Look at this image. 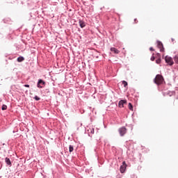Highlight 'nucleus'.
I'll use <instances>...</instances> for the list:
<instances>
[{
  "label": "nucleus",
  "instance_id": "nucleus-4",
  "mask_svg": "<svg viewBox=\"0 0 178 178\" xmlns=\"http://www.w3.org/2000/svg\"><path fill=\"white\" fill-rule=\"evenodd\" d=\"M126 168H127V165L126 164V161L122 162V165L120 166V170L121 173H124L126 170Z\"/></svg>",
  "mask_w": 178,
  "mask_h": 178
},
{
  "label": "nucleus",
  "instance_id": "nucleus-20",
  "mask_svg": "<svg viewBox=\"0 0 178 178\" xmlns=\"http://www.w3.org/2000/svg\"><path fill=\"white\" fill-rule=\"evenodd\" d=\"M24 87H26V88H29L30 87V85H27V84H26V85H24Z\"/></svg>",
  "mask_w": 178,
  "mask_h": 178
},
{
  "label": "nucleus",
  "instance_id": "nucleus-10",
  "mask_svg": "<svg viewBox=\"0 0 178 178\" xmlns=\"http://www.w3.org/2000/svg\"><path fill=\"white\" fill-rule=\"evenodd\" d=\"M6 163L10 166V165H12V163L10 162V159H9V158L8 157L6 158Z\"/></svg>",
  "mask_w": 178,
  "mask_h": 178
},
{
  "label": "nucleus",
  "instance_id": "nucleus-1",
  "mask_svg": "<svg viewBox=\"0 0 178 178\" xmlns=\"http://www.w3.org/2000/svg\"><path fill=\"white\" fill-rule=\"evenodd\" d=\"M154 83L157 84V86H160L163 83V76L161 74H157L154 79Z\"/></svg>",
  "mask_w": 178,
  "mask_h": 178
},
{
  "label": "nucleus",
  "instance_id": "nucleus-19",
  "mask_svg": "<svg viewBox=\"0 0 178 178\" xmlns=\"http://www.w3.org/2000/svg\"><path fill=\"white\" fill-rule=\"evenodd\" d=\"M151 60H152V62H154V60H155V57H154V56H152Z\"/></svg>",
  "mask_w": 178,
  "mask_h": 178
},
{
  "label": "nucleus",
  "instance_id": "nucleus-18",
  "mask_svg": "<svg viewBox=\"0 0 178 178\" xmlns=\"http://www.w3.org/2000/svg\"><path fill=\"white\" fill-rule=\"evenodd\" d=\"M34 99H35V101H40V97H38V96H35Z\"/></svg>",
  "mask_w": 178,
  "mask_h": 178
},
{
  "label": "nucleus",
  "instance_id": "nucleus-13",
  "mask_svg": "<svg viewBox=\"0 0 178 178\" xmlns=\"http://www.w3.org/2000/svg\"><path fill=\"white\" fill-rule=\"evenodd\" d=\"M128 108L130 111H133V105L131 104V103H129Z\"/></svg>",
  "mask_w": 178,
  "mask_h": 178
},
{
  "label": "nucleus",
  "instance_id": "nucleus-21",
  "mask_svg": "<svg viewBox=\"0 0 178 178\" xmlns=\"http://www.w3.org/2000/svg\"><path fill=\"white\" fill-rule=\"evenodd\" d=\"M149 51H154V48L150 47V48H149Z\"/></svg>",
  "mask_w": 178,
  "mask_h": 178
},
{
  "label": "nucleus",
  "instance_id": "nucleus-17",
  "mask_svg": "<svg viewBox=\"0 0 178 178\" xmlns=\"http://www.w3.org/2000/svg\"><path fill=\"white\" fill-rule=\"evenodd\" d=\"M156 63L159 65V63H161V58H159L156 60Z\"/></svg>",
  "mask_w": 178,
  "mask_h": 178
},
{
  "label": "nucleus",
  "instance_id": "nucleus-8",
  "mask_svg": "<svg viewBox=\"0 0 178 178\" xmlns=\"http://www.w3.org/2000/svg\"><path fill=\"white\" fill-rule=\"evenodd\" d=\"M111 52H113V54H119L120 52L119 50H118V49L115 47H111Z\"/></svg>",
  "mask_w": 178,
  "mask_h": 178
},
{
  "label": "nucleus",
  "instance_id": "nucleus-15",
  "mask_svg": "<svg viewBox=\"0 0 178 178\" xmlns=\"http://www.w3.org/2000/svg\"><path fill=\"white\" fill-rule=\"evenodd\" d=\"M122 84L124 87H127V82L126 81H122Z\"/></svg>",
  "mask_w": 178,
  "mask_h": 178
},
{
  "label": "nucleus",
  "instance_id": "nucleus-2",
  "mask_svg": "<svg viewBox=\"0 0 178 178\" xmlns=\"http://www.w3.org/2000/svg\"><path fill=\"white\" fill-rule=\"evenodd\" d=\"M118 132L120 134V136H121V137H123V136H124V134L127 133V129H126V127H122L118 129Z\"/></svg>",
  "mask_w": 178,
  "mask_h": 178
},
{
  "label": "nucleus",
  "instance_id": "nucleus-7",
  "mask_svg": "<svg viewBox=\"0 0 178 178\" xmlns=\"http://www.w3.org/2000/svg\"><path fill=\"white\" fill-rule=\"evenodd\" d=\"M42 86H45V81H44L42 79H39L37 86L38 88H42Z\"/></svg>",
  "mask_w": 178,
  "mask_h": 178
},
{
  "label": "nucleus",
  "instance_id": "nucleus-14",
  "mask_svg": "<svg viewBox=\"0 0 178 178\" xmlns=\"http://www.w3.org/2000/svg\"><path fill=\"white\" fill-rule=\"evenodd\" d=\"M2 111H6L8 109V106L3 104L1 107Z\"/></svg>",
  "mask_w": 178,
  "mask_h": 178
},
{
  "label": "nucleus",
  "instance_id": "nucleus-3",
  "mask_svg": "<svg viewBox=\"0 0 178 178\" xmlns=\"http://www.w3.org/2000/svg\"><path fill=\"white\" fill-rule=\"evenodd\" d=\"M165 61L166 63H168L170 66H172L173 63H175L173 62V58H172L171 57H169L168 56H166L165 57Z\"/></svg>",
  "mask_w": 178,
  "mask_h": 178
},
{
  "label": "nucleus",
  "instance_id": "nucleus-6",
  "mask_svg": "<svg viewBox=\"0 0 178 178\" xmlns=\"http://www.w3.org/2000/svg\"><path fill=\"white\" fill-rule=\"evenodd\" d=\"M157 47L159 48L161 52H163L165 51V49L163 48V44H162V42H157Z\"/></svg>",
  "mask_w": 178,
  "mask_h": 178
},
{
  "label": "nucleus",
  "instance_id": "nucleus-16",
  "mask_svg": "<svg viewBox=\"0 0 178 178\" xmlns=\"http://www.w3.org/2000/svg\"><path fill=\"white\" fill-rule=\"evenodd\" d=\"M174 60H175V63H178V57L175 56L174 58Z\"/></svg>",
  "mask_w": 178,
  "mask_h": 178
},
{
  "label": "nucleus",
  "instance_id": "nucleus-11",
  "mask_svg": "<svg viewBox=\"0 0 178 178\" xmlns=\"http://www.w3.org/2000/svg\"><path fill=\"white\" fill-rule=\"evenodd\" d=\"M17 62H23L24 60V58L23 56H19L17 59Z\"/></svg>",
  "mask_w": 178,
  "mask_h": 178
},
{
  "label": "nucleus",
  "instance_id": "nucleus-5",
  "mask_svg": "<svg viewBox=\"0 0 178 178\" xmlns=\"http://www.w3.org/2000/svg\"><path fill=\"white\" fill-rule=\"evenodd\" d=\"M126 104H127V100H120L118 103V106L119 108H124V105H126Z\"/></svg>",
  "mask_w": 178,
  "mask_h": 178
},
{
  "label": "nucleus",
  "instance_id": "nucleus-12",
  "mask_svg": "<svg viewBox=\"0 0 178 178\" xmlns=\"http://www.w3.org/2000/svg\"><path fill=\"white\" fill-rule=\"evenodd\" d=\"M74 148L73 147V145H70L69 146V152H73V151H74Z\"/></svg>",
  "mask_w": 178,
  "mask_h": 178
},
{
  "label": "nucleus",
  "instance_id": "nucleus-9",
  "mask_svg": "<svg viewBox=\"0 0 178 178\" xmlns=\"http://www.w3.org/2000/svg\"><path fill=\"white\" fill-rule=\"evenodd\" d=\"M79 26L81 29H83V27H86V22L83 21L79 20Z\"/></svg>",
  "mask_w": 178,
  "mask_h": 178
},
{
  "label": "nucleus",
  "instance_id": "nucleus-22",
  "mask_svg": "<svg viewBox=\"0 0 178 178\" xmlns=\"http://www.w3.org/2000/svg\"><path fill=\"white\" fill-rule=\"evenodd\" d=\"M135 23H138V21L137 20V19H135Z\"/></svg>",
  "mask_w": 178,
  "mask_h": 178
},
{
  "label": "nucleus",
  "instance_id": "nucleus-23",
  "mask_svg": "<svg viewBox=\"0 0 178 178\" xmlns=\"http://www.w3.org/2000/svg\"><path fill=\"white\" fill-rule=\"evenodd\" d=\"M173 94H175V92H172V95H173Z\"/></svg>",
  "mask_w": 178,
  "mask_h": 178
}]
</instances>
